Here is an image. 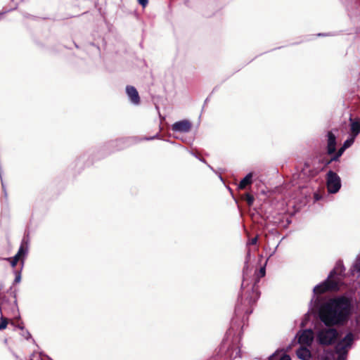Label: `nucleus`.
Here are the masks:
<instances>
[{"label": "nucleus", "instance_id": "19", "mask_svg": "<svg viewBox=\"0 0 360 360\" xmlns=\"http://www.w3.org/2000/svg\"><path fill=\"white\" fill-rule=\"evenodd\" d=\"M245 200H246L248 205L251 206V205H252V204L255 201V198L252 195H250L249 193H246L245 194Z\"/></svg>", "mask_w": 360, "mask_h": 360}, {"label": "nucleus", "instance_id": "25", "mask_svg": "<svg viewBox=\"0 0 360 360\" xmlns=\"http://www.w3.org/2000/svg\"><path fill=\"white\" fill-rule=\"evenodd\" d=\"M321 198H322V196L319 193H314V200L315 202L320 200Z\"/></svg>", "mask_w": 360, "mask_h": 360}, {"label": "nucleus", "instance_id": "39", "mask_svg": "<svg viewBox=\"0 0 360 360\" xmlns=\"http://www.w3.org/2000/svg\"><path fill=\"white\" fill-rule=\"evenodd\" d=\"M243 277H245V275H243ZM244 279H245L246 281H248L245 278H243V280H244ZM247 283H248V282H246V284H247Z\"/></svg>", "mask_w": 360, "mask_h": 360}, {"label": "nucleus", "instance_id": "37", "mask_svg": "<svg viewBox=\"0 0 360 360\" xmlns=\"http://www.w3.org/2000/svg\"><path fill=\"white\" fill-rule=\"evenodd\" d=\"M318 36H328V34H322V33H319L317 34Z\"/></svg>", "mask_w": 360, "mask_h": 360}, {"label": "nucleus", "instance_id": "13", "mask_svg": "<svg viewBox=\"0 0 360 360\" xmlns=\"http://www.w3.org/2000/svg\"><path fill=\"white\" fill-rule=\"evenodd\" d=\"M335 351L338 354L337 360H345L347 354V350H345V347L342 346L341 344H337L335 345Z\"/></svg>", "mask_w": 360, "mask_h": 360}, {"label": "nucleus", "instance_id": "9", "mask_svg": "<svg viewBox=\"0 0 360 360\" xmlns=\"http://www.w3.org/2000/svg\"><path fill=\"white\" fill-rule=\"evenodd\" d=\"M336 150V136L332 131L327 133V153L329 155L333 154Z\"/></svg>", "mask_w": 360, "mask_h": 360}, {"label": "nucleus", "instance_id": "18", "mask_svg": "<svg viewBox=\"0 0 360 360\" xmlns=\"http://www.w3.org/2000/svg\"><path fill=\"white\" fill-rule=\"evenodd\" d=\"M22 266H23V262L22 263ZM22 269V266H21L20 269ZM13 273L15 274L13 284L19 283L21 281V270H15Z\"/></svg>", "mask_w": 360, "mask_h": 360}, {"label": "nucleus", "instance_id": "14", "mask_svg": "<svg viewBox=\"0 0 360 360\" xmlns=\"http://www.w3.org/2000/svg\"><path fill=\"white\" fill-rule=\"evenodd\" d=\"M252 173L250 172L243 179H241L238 186V188L244 189L248 185H250L252 181Z\"/></svg>", "mask_w": 360, "mask_h": 360}, {"label": "nucleus", "instance_id": "8", "mask_svg": "<svg viewBox=\"0 0 360 360\" xmlns=\"http://www.w3.org/2000/svg\"><path fill=\"white\" fill-rule=\"evenodd\" d=\"M126 93L129 98L130 103L134 105L140 104V96L136 89L133 86H126Z\"/></svg>", "mask_w": 360, "mask_h": 360}, {"label": "nucleus", "instance_id": "4", "mask_svg": "<svg viewBox=\"0 0 360 360\" xmlns=\"http://www.w3.org/2000/svg\"><path fill=\"white\" fill-rule=\"evenodd\" d=\"M314 330L316 342L321 345H331L335 342L338 338V330L333 327L320 325L316 326Z\"/></svg>", "mask_w": 360, "mask_h": 360}, {"label": "nucleus", "instance_id": "2", "mask_svg": "<svg viewBox=\"0 0 360 360\" xmlns=\"http://www.w3.org/2000/svg\"><path fill=\"white\" fill-rule=\"evenodd\" d=\"M266 264L262 266L257 273V278L252 283H247L244 279L241 285V295L237 300L235 311L237 314L244 312L249 315L252 312L251 307L254 304L259 297L260 293L257 283L259 278L266 274Z\"/></svg>", "mask_w": 360, "mask_h": 360}, {"label": "nucleus", "instance_id": "22", "mask_svg": "<svg viewBox=\"0 0 360 360\" xmlns=\"http://www.w3.org/2000/svg\"><path fill=\"white\" fill-rule=\"evenodd\" d=\"M7 260H11V265L12 267H15L19 261L20 258L15 255L12 259L7 258Z\"/></svg>", "mask_w": 360, "mask_h": 360}, {"label": "nucleus", "instance_id": "3", "mask_svg": "<svg viewBox=\"0 0 360 360\" xmlns=\"http://www.w3.org/2000/svg\"><path fill=\"white\" fill-rule=\"evenodd\" d=\"M345 270V268L343 265L342 262L338 261L336 263L335 269H333L330 272L327 278L324 281L316 285L314 288V289H313L314 293V294H321V293H323V292L329 291V290H334V291L338 290H339V284L336 281L333 280V278L337 274L340 275L342 273H344Z\"/></svg>", "mask_w": 360, "mask_h": 360}, {"label": "nucleus", "instance_id": "5", "mask_svg": "<svg viewBox=\"0 0 360 360\" xmlns=\"http://www.w3.org/2000/svg\"><path fill=\"white\" fill-rule=\"evenodd\" d=\"M326 186L329 193H336L341 188L340 177L335 172L330 170L326 174Z\"/></svg>", "mask_w": 360, "mask_h": 360}, {"label": "nucleus", "instance_id": "15", "mask_svg": "<svg viewBox=\"0 0 360 360\" xmlns=\"http://www.w3.org/2000/svg\"><path fill=\"white\" fill-rule=\"evenodd\" d=\"M44 359L51 360L48 356L41 352H34L31 356V360H44Z\"/></svg>", "mask_w": 360, "mask_h": 360}, {"label": "nucleus", "instance_id": "26", "mask_svg": "<svg viewBox=\"0 0 360 360\" xmlns=\"http://www.w3.org/2000/svg\"><path fill=\"white\" fill-rule=\"evenodd\" d=\"M13 312H18V304H17V300L16 299H15L14 302H13Z\"/></svg>", "mask_w": 360, "mask_h": 360}, {"label": "nucleus", "instance_id": "43", "mask_svg": "<svg viewBox=\"0 0 360 360\" xmlns=\"http://www.w3.org/2000/svg\"><path fill=\"white\" fill-rule=\"evenodd\" d=\"M269 261V259H266V260L265 261V263H267Z\"/></svg>", "mask_w": 360, "mask_h": 360}, {"label": "nucleus", "instance_id": "12", "mask_svg": "<svg viewBox=\"0 0 360 360\" xmlns=\"http://www.w3.org/2000/svg\"><path fill=\"white\" fill-rule=\"evenodd\" d=\"M353 341H354V335L351 332H349L338 344H341L342 346L345 347V350H347V348L352 345Z\"/></svg>", "mask_w": 360, "mask_h": 360}, {"label": "nucleus", "instance_id": "38", "mask_svg": "<svg viewBox=\"0 0 360 360\" xmlns=\"http://www.w3.org/2000/svg\"><path fill=\"white\" fill-rule=\"evenodd\" d=\"M207 166L209 167V168H210L212 170H213V171H214V169H213V167H211L210 165H207Z\"/></svg>", "mask_w": 360, "mask_h": 360}, {"label": "nucleus", "instance_id": "23", "mask_svg": "<svg viewBox=\"0 0 360 360\" xmlns=\"http://www.w3.org/2000/svg\"><path fill=\"white\" fill-rule=\"evenodd\" d=\"M8 321L7 319L4 318L3 316L1 318V323H0V330L5 329L7 326Z\"/></svg>", "mask_w": 360, "mask_h": 360}, {"label": "nucleus", "instance_id": "35", "mask_svg": "<svg viewBox=\"0 0 360 360\" xmlns=\"http://www.w3.org/2000/svg\"><path fill=\"white\" fill-rule=\"evenodd\" d=\"M277 248H278V245H276V248H275L274 250V251H273V252L270 255V256H269V257H271V256L275 253V252L276 251Z\"/></svg>", "mask_w": 360, "mask_h": 360}, {"label": "nucleus", "instance_id": "24", "mask_svg": "<svg viewBox=\"0 0 360 360\" xmlns=\"http://www.w3.org/2000/svg\"><path fill=\"white\" fill-rule=\"evenodd\" d=\"M257 240H258L257 236L254 237L249 240V242L248 243V245H255L257 242Z\"/></svg>", "mask_w": 360, "mask_h": 360}, {"label": "nucleus", "instance_id": "32", "mask_svg": "<svg viewBox=\"0 0 360 360\" xmlns=\"http://www.w3.org/2000/svg\"><path fill=\"white\" fill-rule=\"evenodd\" d=\"M16 8H17V6L14 7L13 8H11V9H9V10H7V11H4V12H1V13H0V15H4V14H5V13H8V12H9V11H12V10L16 9Z\"/></svg>", "mask_w": 360, "mask_h": 360}, {"label": "nucleus", "instance_id": "42", "mask_svg": "<svg viewBox=\"0 0 360 360\" xmlns=\"http://www.w3.org/2000/svg\"><path fill=\"white\" fill-rule=\"evenodd\" d=\"M269 261V259H266V260L265 261V263H267Z\"/></svg>", "mask_w": 360, "mask_h": 360}, {"label": "nucleus", "instance_id": "20", "mask_svg": "<svg viewBox=\"0 0 360 360\" xmlns=\"http://www.w3.org/2000/svg\"><path fill=\"white\" fill-rule=\"evenodd\" d=\"M27 252V250L25 249L22 245H21L15 255L20 258L21 256L26 255Z\"/></svg>", "mask_w": 360, "mask_h": 360}, {"label": "nucleus", "instance_id": "17", "mask_svg": "<svg viewBox=\"0 0 360 360\" xmlns=\"http://www.w3.org/2000/svg\"><path fill=\"white\" fill-rule=\"evenodd\" d=\"M352 270L360 274V256H357L352 265Z\"/></svg>", "mask_w": 360, "mask_h": 360}, {"label": "nucleus", "instance_id": "6", "mask_svg": "<svg viewBox=\"0 0 360 360\" xmlns=\"http://www.w3.org/2000/svg\"><path fill=\"white\" fill-rule=\"evenodd\" d=\"M315 338V332L311 329H306L302 331L298 338V342L301 345L311 346Z\"/></svg>", "mask_w": 360, "mask_h": 360}, {"label": "nucleus", "instance_id": "29", "mask_svg": "<svg viewBox=\"0 0 360 360\" xmlns=\"http://www.w3.org/2000/svg\"><path fill=\"white\" fill-rule=\"evenodd\" d=\"M346 150V148H345V147L343 146H342L339 150H338V153L339 154V155H342L343 154V153L345 152V150Z\"/></svg>", "mask_w": 360, "mask_h": 360}, {"label": "nucleus", "instance_id": "1", "mask_svg": "<svg viewBox=\"0 0 360 360\" xmlns=\"http://www.w3.org/2000/svg\"><path fill=\"white\" fill-rule=\"evenodd\" d=\"M351 302L345 296H339L328 300L320 304L319 297L314 295L309 307H319V316L321 321L327 327L343 325L349 319L351 311Z\"/></svg>", "mask_w": 360, "mask_h": 360}, {"label": "nucleus", "instance_id": "40", "mask_svg": "<svg viewBox=\"0 0 360 360\" xmlns=\"http://www.w3.org/2000/svg\"><path fill=\"white\" fill-rule=\"evenodd\" d=\"M192 155H194L195 157H196L197 158H198V156L196 155H195V153H192Z\"/></svg>", "mask_w": 360, "mask_h": 360}, {"label": "nucleus", "instance_id": "41", "mask_svg": "<svg viewBox=\"0 0 360 360\" xmlns=\"http://www.w3.org/2000/svg\"><path fill=\"white\" fill-rule=\"evenodd\" d=\"M269 261V259H266V260L265 261V263H267Z\"/></svg>", "mask_w": 360, "mask_h": 360}, {"label": "nucleus", "instance_id": "33", "mask_svg": "<svg viewBox=\"0 0 360 360\" xmlns=\"http://www.w3.org/2000/svg\"><path fill=\"white\" fill-rule=\"evenodd\" d=\"M24 337L26 338V339H28L29 338H30V334L28 331H26V333L25 334H23Z\"/></svg>", "mask_w": 360, "mask_h": 360}, {"label": "nucleus", "instance_id": "34", "mask_svg": "<svg viewBox=\"0 0 360 360\" xmlns=\"http://www.w3.org/2000/svg\"><path fill=\"white\" fill-rule=\"evenodd\" d=\"M308 170L309 171V167L305 165V168L303 169L304 173H307Z\"/></svg>", "mask_w": 360, "mask_h": 360}, {"label": "nucleus", "instance_id": "21", "mask_svg": "<svg viewBox=\"0 0 360 360\" xmlns=\"http://www.w3.org/2000/svg\"><path fill=\"white\" fill-rule=\"evenodd\" d=\"M340 155L338 153H336L330 160L326 162V165H328L332 162L338 161L340 158Z\"/></svg>", "mask_w": 360, "mask_h": 360}, {"label": "nucleus", "instance_id": "11", "mask_svg": "<svg viewBox=\"0 0 360 360\" xmlns=\"http://www.w3.org/2000/svg\"><path fill=\"white\" fill-rule=\"evenodd\" d=\"M297 356L302 360H310L311 357V352L309 349L304 347H300L296 351Z\"/></svg>", "mask_w": 360, "mask_h": 360}, {"label": "nucleus", "instance_id": "27", "mask_svg": "<svg viewBox=\"0 0 360 360\" xmlns=\"http://www.w3.org/2000/svg\"><path fill=\"white\" fill-rule=\"evenodd\" d=\"M250 257V250L248 251V253H247V256H246V261H245V267H244V270L245 269H248V259Z\"/></svg>", "mask_w": 360, "mask_h": 360}, {"label": "nucleus", "instance_id": "36", "mask_svg": "<svg viewBox=\"0 0 360 360\" xmlns=\"http://www.w3.org/2000/svg\"><path fill=\"white\" fill-rule=\"evenodd\" d=\"M199 160H200L201 162H204V163H205V164H207V163L206 162V161H205V159L199 158Z\"/></svg>", "mask_w": 360, "mask_h": 360}, {"label": "nucleus", "instance_id": "10", "mask_svg": "<svg viewBox=\"0 0 360 360\" xmlns=\"http://www.w3.org/2000/svg\"><path fill=\"white\" fill-rule=\"evenodd\" d=\"M350 134L356 137L360 134V117L349 118Z\"/></svg>", "mask_w": 360, "mask_h": 360}, {"label": "nucleus", "instance_id": "28", "mask_svg": "<svg viewBox=\"0 0 360 360\" xmlns=\"http://www.w3.org/2000/svg\"><path fill=\"white\" fill-rule=\"evenodd\" d=\"M139 3L143 6L146 7L148 5V0H138Z\"/></svg>", "mask_w": 360, "mask_h": 360}, {"label": "nucleus", "instance_id": "7", "mask_svg": "<svg viewBox=\"0 0 360 360\" xmlns=\"http://www.w3.org/2000/svg\"><path fill=\"white\" fill-rule=\"evenodd\" d=\"M191 129V124L186 120L176 122L172 126V130L174 132L187 133Z\"/></svg>", "mask_w": 360, "mask_h": 360}, {"label": "nucleus", "instance_id": "16", "mask_svg": "<svg viewBox=\"0 0 360 360\" xmlns=\"http://www.w3.org/2000/svg\"><path fill=\"white\" fill-rule=\"evenodd\" d=\"M355 139H356V137L349 135V136L347 138V139H346L344 141L342 146L345 147V148L347 149L348 148H349L350 146H352V144L354 143V142L355 141Z\"/></svg>", "mask_w": 360, "mask_h": 360}, {"label": "nucleus", "instance_id": "31", "mask_svg": "<svg viewBox=\"0 0 360 360\" xmlns=\"http://www.w3.org/2000/svg\"><path fill=\"white\" fill-rule=\"evenodd\" d=\"M280 360H290V358L288 355L285 354L280 359Z\"/></svg>", "mask_w": 360, "mask_h": 360}, {"label": "nucleus", "instance_id": "30", "mask_svg": "<svg viewBox=\"0 0 360 360\" xmlns=\"http://www.w3.org/2000/svg\"><path fill=\"white\" fill-rule=\"evenodd\" d=\"M158 137V134H157L156 135L153 136H151V137H145L143 139L144 140H147V141H150V140H153L155 139H157Z\"/></svg>", "mask_w": 360, "mask_h": 360}]
</instances>
